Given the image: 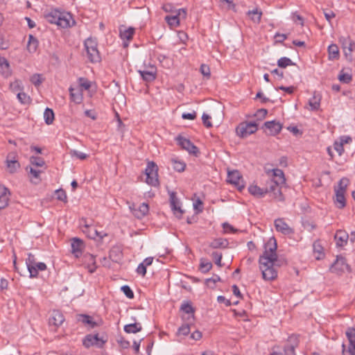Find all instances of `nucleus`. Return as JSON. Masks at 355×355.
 Masks as SVG:
<instances>
[{
    "label": "nucleus",
    "instance_id": "nucleus-1",
    "mask_svg": "<svg viewBox=\"0 0 355 355\" xmlns=\"http://www.w3.org/2000/svg\"><path fill=\"white\" fill-rule=\"evenodd\" d=\"M265 245V250L259 256V264L262 277L272 281L277 277V268L287 265L286 259L277 252L278 245Z\"/></svg>",
    "mask_w": 355,
    "mask_h": 355
},
{
    "label": "nucleus",
    "instance_id": "nucleus-58",
    "mask_svg": "<svg viewBox=\"0 0 355 355\" xmlns=\"http://www.w3.org/2000/svg\"><path fill=\"white\" fill-rule=\"evenodd\" d=\"M202 205H203V202L200 198L196 199L193 202V208L196 211V213H200L202 211V210H203Z\"/></svg>",
    "mask_w": 355,
    "mask_h": 355
},
{
    "label": "nucleus",
    "instance_id": "nucleus-26",
    "mask_svg": "<svg viewBox=\"0 0 355 355\" xmlns=\"http://www.w3.org/2000/svg\"><path fill=\"white\" fill-rule=\"evenodd\" d=\"M335 192H336V198H335L334 202H335L336 207L339 209L344 208L346 205L345 193H342L340 191H335Z\"/></svg>",
    "mask_w": 355,
    "mask_h": 355
},
{
    "label": "nucleus",
    "instance_id": "nucleus-51",
    "mask_svg": "<svg viewBox=\"0 0 355 355\" xmlns=\"http://www.w3.org/2000/svg\"><path fill=\"white\" fill-rule=\"evenodd\" d=\"M121 290L128 298L132 299L134 297V293L129 286L124 285L121 288Z\"/></svg>",
    "mask_w": 355,
    "mask_h": 355
},
{
    "label": "nucleus",
    "instance_id": "nucleus-49",
    "mask_svg": "<svg viewBox=\"0 0 355 355\" xmlns=\"http://www.w3.org/2000/svg\"><path fill=\"white\" fill-rule=\"evenodd\" d=\"M248 15H256V17H254V16L252 17V19L255 22L259 23L261 21L262 12H261V11L258 10V9H255V10H249L248 12Z\"/></svg>",
    "mask_w": 355,
    "mask_h": 355
},
{
    "label": "nucleus",
    "instance_id": "nucleus-21",
    "mask_svg": "<svg viewBox=\"0 0 355 355\" xmlns=\"http://www.w3.org/2000/svg\"><path fill=\"white\" fill-rule=\"evenodd\" d=\"M248 191L252 195L261 198L263 197L265 194L268 193L269 191V186L266 183V187L265 189H263L260 188L257 185H250L248 188Z\"/></svg>",
    "mask_w": 355,
    "mask_h": 355
},
{
    "label": "nucleus",
    "instance_id": "nucleus-48",
    "mask_svg": "<svg viewBox=\"0 0 355 355\" xmlns=\"http://www.w3.org/2000/svg\"><path fill=\"white\" fill-rule=\"evenodd\" d=\"M185 150H187L190 155H194L195 157H198L200 154L198 148L192 142L190 143L188 148H186Z\"/></svg>",
    "mask_w": 355,
    "mask_h": 355
},
{
    "label": "nucleus",
    "instance_id": "nucleus-2",
    "mask_svg": "<svg viewBox=\"0 0 355 355\" xmlns=\"http://www.w3.org/2000/svg\"><path fill=\"white\" fill-rule=\"evenodd\" d=\"M44 17L49 22L55 24L61 28H66L70 26L71 16L68 13L65 14L54 9L46 12Z\"/></svg>",
    "mask_w": 355,
    "mask_h": 355
},
{
    "label": "nucleus",
    "instance_id": "nucleus-37",
    "mask_svg": "<svg viewBox=\"0 0 355 355\" xmlns=\"http://www.w3.org/2000/svg\"><path fill=\"white\" fill-rule=\"evenodd\" d=\"M1 193L0 201L2 200V204L0 205V210L7 206L8 202V197L7 196V194H10V191L7 188L3 187Z\"/></svg>",
    "mask_w": 355,
    "mask_h": 355
},
{
    "label": "nucleus",
    "instance_id": "nucleus-20",
    "mask_svg": "<svg viewBox=\"0 0 355 355\" xmlns=\"http://www.w3.org/2000/svg\"><path fill=\"white\" fill-rule=\"evenodd\" d=\"M340 40L342 42L345 55L346 57H351L352 52L353 51V46L355 45L354 42L349 37H343Z\"/></svg>",
    "mask_w": 355,
    "mask_h": 355
},
{
    "label": "nucleus",
    "instance_id": "nucleus-11",
    "mask_svg": "<svg viewBox=\"0 0 355 355\" xmlns=\"http://www.w3.org/2000/svg\"><path fill=\"white\" fill-rule=\"evenodd\" d=\"M170 196V205L173 214L178 217L181 218L184 213L180 206V202L177 197V193L175 191L169 192Z\"/></svg>",
    "mask_w": 355,
    "mask_h": 355
},
{
    "label": "nucleus",
    "instance_id": "nucleus-62",
    "mask_svg": "<svg viewBox=\"0 0 355 355\" xmlns=\"http://www.w3.org/2000/svg\"><path fill=\"white\" fill-rule=\"evenodd\" d=\"M211 116L207 114H203L202 116V122L205 126L207 128L212 127V123L210 121Z\"/></svg>",
    "mask_w": 355,
    "mask_h": 355
},
{
    "label": "nucleus",
    "instance_id": "nucleus-40",
    "mask_svg": "<svg viewBox=\"0 0 355 355\" xmlns=\"http://www.w3.org/2000/svg\"><path fill=\"white\" fill-rule=\"evenodd\" d=\"M171 162L173 163V167L175 171L178 172H182L184 171L186 168V164L184 162L178 160L176 159H172Z\"/></svg>",
    "mask_w": 355,
    "mask_h": 355
},
{
    "label": "nucleus",
    "instance_id": "nucleus-12",
    "mask_svg": "<svg viewBox=\"0 0 355 355\" xmlns=\"http://www.w3.org/2000/svg\"><path fill=\"white\" fill-rule=\"evenodd\" d=\"M138 72L142 79L148 83L155 80L157 76V68L154 65H151L143 70H139Z\"/></svg>",
    "mask_w": 355,
    "mask_h": 355
},
{
    "label": "nucleus",
    "instance_id": "nucleus-30",
    "mask_svg": "<svg viewBox=\"0 0 355 355\" xmlns=\"http://www.w3.org/2000/svg\"><path fill=\"white\" fill-rule=\"evenodd\" d=\"M44 121L47 125H51L53 123L55 115L52 109L46 107L44 112Z\"/></svg>",
    "mask_w": 355,
    "mask_h": 355
},
{
    "label": "nucleus",
    "instance_id": "nucleus-44",
    "mask_svg": "<svg viewBox=\"0 0 355 355\" xmlns=\"http://www.w3.org/2000/svg\"><path fill=\"white\" fill-rule=\"evenodd\" d=\"M212 268V263L210 261H207L205 260L201 259L200 263V270L203 273H206L209 272Z\"/></svg>",
    "mask_w": 355,
    "mask_h": 355
},
{
    "label": "nucleus",
    "instance_id": "nucleus-19",
    "mask_svg": "<svg viewBox=\"0 0 355 355\" xmlns=\"http://www.w3.org/2000/svg\"><path fill=\"white\" fill-rule=\"evenodd\" d=\"M35 263H36V261H35V256L31 253H28V257L26 259V263L28 272L30 273L31 278H34V277H37V273L36 272V270L33 267V266L35 264Z\"/></svg>",
    "mask_w": 355,
    "mask_h": 355
},
{
    "label": "nucleus",
    "instance_id": "nucleus-16",
    "mask_svg": "<svg viewBox=\"0 0 355 355\" xmlns=\"http://www.w3.org/2000/svg\"><path fill=\"white\" fill-rule=\"evenodd\" d=\"M85 226L87 230H83V232H87L88 237L95 240L96 241H101L104 236H107V234H103L102 232H98L94 227H90L88 225H85Z\"/></svg>",
    "mask_w": 355,
    "mask_h": 355
},
{
    "label": "nucleus",
    "instance_id": "nucleus-23",
    "mask_svg": "<svg viewBox=\"0 0 355 355\" xmlns=\"http://www.w3.org/2000/svg\"><path fill=\"white\" fill-rule=\"evenodd\" d=\"M86 51L87 58L91 62L95 63L101 61L100 53L97 47L87 49Z\"/></svg>",
    "mask_w": 355,
    "mask_h": 355
},
{
    "label": "nucleus",
    "instance_id": "nucleus-61",
    "mask_svg": "<svg viewBox=\"0 0 355 355\" xmlns=\"http://www.w3.org/2000/svg\"><path fill=\"white\" fill-rule=\"evenodd\" d=\"M211 256L214 260L215 263L217 264L218 266H220L222 254L215 251L211 253Z\"/></svg>",
    "mask_w": 355,
    "mask_h": 355
},
{
    "label": "nucleus",
    "instance_id": "nucleus-42",
    "mask_svg": "<svg viewBox=\"0 0 355 355\" xmlns=\"http://www.w3.org/2000/svg\"><path fill=\"white\" fill-rule=\"evenodd\" d=\"M295 64L293 61L286 57H282L277 61V65L278 67L281 68H286L288 66L293 65Z\"/></svg>",
    "mask_w": 355,
    "mask_h": 355
},
{
    "label": "nucleus",
    "instance_id": "nucleus-10",
    "mask_svg": "<svg viewBox=\"0 0 355 355\" xmlns=\"http://www.w3.org/2000/svg\"><path fill=\"white\" fill-rule=\"evenodd\" d=\"M227 181L234 184L239 191L245 187L243 177L237 170L228 172Z\"/></svg>",
    "mask_w": 355,
    "mask_h": 355
},
{
    "label": "nucleus",
    "instance_id": "nucleus-33",
    "mask_svg": "<svg viewBox=\"0 0 355 355\" xmlns=\"http://www.w3.org/2000/svg\"><path fill=\"white\" fill-rule=\"evenodd\" d=\"M37 46H38L37 40L33 35H30L29 37H28V44H27L28 51L31 53H34L36 51Z\"/></svg>",
    "mask_w": 355,
    "mask_h": 355
},
{
    "label": "nucleus",
    "instance_id": "nucleus-15",
    "mask_svg": "<svg viewBox=\"0 0 355 355\" xmlns=\"http://www.w3.org/2000/svg\"><path fill=\"white\" fill-rule=\"evenodd\" d=\"M64 321L63 314L58 310H53L49 318V324L54 325L58 327L60 326Z\"/></svg>",
    "mask_w": 355,
    "mask_h": 355
},
{
    "label": "nucleus",
    "instance_id": "nucleus-56",
    "mask_svg": "<svg viewBox=\"0 0 355 355\" xmlns=\"http://www.w3.org/2000/svg\"><path fill=\"white\" fill-rule=\"evenodd\" d=\"M338 79L340 82L343 83H349L352 79V77L350 74L349 73H341L339 76H338Z\"/></svg>",
    "mask_w": 355,
    "mask_h": 355
},
{
    "label": "nucleus",
    "instance_id": "nucleus-43",
    "mask_svg": "<svg viewBox=\"0 0 355 355\" xmlns=\"http://www.w3.org/2000/svg\"><path fill=\"white\" fill-rule=\"evenodd\" d=\"M84 245H71V252L76 257L79 258L83 254Z\"/></svg>",
    "mask_w": 355,
    "mask_h": 355
},
{
    "label": "nucleus",
    "instance_id": "nucleus-8",
    "mask_svg": "<svg viewBox=\"0 0 355 355\" xmlns=\"http://www.w3.org/2000/svg\"><path fill=\"white\" fill-rule=\"evenodd\" d=\"M346 336L349 340V345L348 349L345 348V345H342V353L343 355H355V329L348 328L346 331Z\"/></svg>",
    "mask_w": 355,
    "mask_h": 355
},
{
    "label": "nucleus",
    "instance_id": "nucleus-41",
    "mask_svg": "<svg viewBox=\"0 0 355 355\" xmlns=\"http://www.w3.org/2000/svg\"><path fill=\"white\" fill-rule=\"evenodd\" d=\"M280 186L281 185H277V189H274L272 191H268V193H272V197L279 201H284V197L282 193Z\"/></svg>",
    "mask_w": 355,
    "mask_h": 355
},
{
    "label": "nucleus",
    "instance_id": "nucleus-28",
    "mask_svg": "<svg viewBox=\"0 0 355 355\" xmlns=\"http://www.w3.org/2000/svg\"><path fill=\"white\" fill-rule=\"evenodd\" d=\"M309 105L311 110H318L320 105V96L316 95V93L314 92L313 96L309 101Z\"/></svg>",
    "mask_w": 355,
    "mask_h": 355
},
{
    "label": "nucleus",
    "instance_id": "nucleus-31",
    "mask_svg": "<svg viewBox=\"0 0 355 355\" xmlns=\"http://www.w3.org/2000/svg\"><path fill=\"white\" fill-rule=\"evenodd\" d=\"M335 240L338 242L347 243L349 239V234L345 230H338L334 236Z\"/></svg>",
    "mask_w": 355,
    "mask_h": 355
},
{
    "label": "nucleus",
    "instance_id": "nucleus-52",
    "mask_svg": "<svg viewBox=\"0 0 355 355\" xmlns=\"http://www.w3.org/2000/svg\"><path fill=\"white\" fill-rule=\"evenodd\" d=\"M296 347L297 344L286 345L284 348V352L286 354V355H296L295 352Z\"/></svg>",
    "mask_w": 355,
    "mask_h": 355
},
{
    "label": "nucleus",
    "instance_id": "nucleus-34",
    "mask_svg": "<svg viewBox=\"0 0 355 355\" xmlns=\"http://www.w3.org/2000/svg\"><path fill=\"white\" fill-rule=\"evenodd\" d=\"M175 139L177 141L178 145L184 150L188 148L190 143L191 142L189 139L182 136L181 135H178Z\"/></svg>",
    "mask_w": 355,
    "mask_h": 355
},
{
    "label": "nucleus",
    "instance_id": "nucleus-17",
    "mask_svg": "<svg viewBox=\"0 0 355 355\" xmlns=\"http://www.w3.org/2000/svg\"><path fill=\"white\" fill-rule=\"evenodd\" d=\"M110 259L116 263H119L123 259V251L121 248V245H113V247L110 250Z\"/></svg>",
    "mask_w": 355,
    "mask_h": 355
},
{
    "label": "nucleus",
    "instance_id": "nucleus-35",
    "mask_svg": "<svg viewBox=\"0 0 355 355\" xmlns=\"http://www.w3.org/2000/svg\"><path fill=\"white\" fill-rule=\"evenodd\" d=\"M313 252L317 260L322 259L325 256L322 245H313Z\"/></svg>",
    "mask_w": 355,
    "mask_h": 355
},
{
    "label": "nucleus",
    "instance_id": "nucleus-36",
    "mask_svg": "<svg viewBox=\"0 0 355 355\" xmlns=\"http://www.w3.org/2000/svg\"><path fill=\"white\" fill-rule=\"evenodd\" d=\"M10 89L14 93L21 92L24 89L22 82L19 80H15L10 83Z\"/></svg>",
    "mask_w": 355,
    "mask_h": 355
},
{
    "label": "nucleus",
    "instance_id": "nucleus-50",
    "mask_svg": "<svg viewBox=\"0 0 355 355\" xmlns=\"http://www.w3.org/2000/svg\"><path fill=\"white\" fill-rule=\"evenodd\" d=\"M190 325L189 324H184L179 327L177 335L187 336L190 333Z\"/></svg>",
    "mask_w": 355,
    "mask_h": 355
},
{
    "label": "nucleus",
    "instance_id": "nucleus-39",
    "mask_svg": "<svg viewBox=\"0 0 355 355\" xmlns=\"http://www.w3.org/2000/svg\"><path fill=\"white\" fill-rule=\"evenodd\" d=\"M17 98L21 104L29 105L31 103V97L22 91L17 94Z\"/></svg>",
    "mask_w": 355,
    "mask_h": 355
},
{
    "label": "nucleus",
    "instance_id": "nucleus-55",
    "mask_svg": "<svg viewBox=\"0 0 355 355\" xmlns=\"http://www.w3.org/2000/svg\"><path fill=\"white\" fill-rule=\"evenodd\" d=\"M70 154L72 157H76L81 160L86 159L88 157V155L84 153L73 150L70 152Z\"/></svg>",
    "mask_w": 355,
    "mask_h": 355
},
{
    "label": "nucleus",
    "instance_id": "nucleus-45",
    "mask_svg": "<svg viewBox=\"0 0 355 355\" xmlns=\"http://www.w3.org/2000/svg\"><path fill=\"white\" fill-rule=\"evenodd\" d=\"M30 80L35 87H39L44 80L41 74L35 73L31 77Z\"/></svg>",
    "mask_w": 355,
    "mask_h": 355
},
{
    "label": "nucleus",
    "instance_id": "nucleus-4",
    "mask_svg": "<svg viewBox=\"0 0 355 355\" xmlns=\"http://www.w3.org/2000/svg\"><path fill=\"white\" fill-rule=\"evenodd\" d=\"M257 130L258 126L255 122L245 121L239 124L236 128V132L238 136L245 138L256 132Z\"/></svg>",
    "mask_w": 355,
    "mask_h": 355
},
{
    "label": "nucleus",
    "instance_id": "nucleus-18",
    "mask_svg": "<svg viewBox=\"0 0 355 355\" xmlns=\"http://www.w3.org/2000/svg\"><path fill=\"white\" fill-rule=\"evenodd\" d=\"M275 226L277 231L284 234H290L293 232L292 229L288 225L283 218H277L275 220Z\"/></svg>",
    "mask_w": 355,
    "mask_h": 355
},
{
    "label": "nucleus",
    "instance_id": "nucleus-47",
    "mask_svg": "<svg viewBox=\"0 0 355 355\" xmlns=\"http://www.w3.org/2000/svg\"><path fill=\"white\" fill-rule=\"evenodd\" d=\"M84 46H85V48L86 50L97 47V46H98L97 41L96 39H94L92 37H89L85 41Z\"/></svg>",
    "mask_w": 355,
    "mask_h": 355
},
{
    "label": "nucleus",
    "instance_id": "nucleus-25",
    "mask_svg": "<svg viewBox=\"0 0 355 355\" xmlns=\"http://www.w3.org/2000/svg\"><path fill=\"white\" fill-rule=\"evenodd\" d=\"M123 329L127 334H136L142 330V326L139 322H134L125 325Z\"/></svg>",
    "mask_w": 355,
    "mask_h": 355
},
{
    "label": "nucleus",
    "instance_id": "nucleus-27",
    "mask_svg": "<svg viewBox=\"0 0 355 355\" xmlns=\"http://www.w3.org/2000/svg\"><path fill=\"white\" fill-rule=\"evenodd\" d=\"M180 310L188 314V320L194 318V309L190 302H184L181 305Z\"/></svg>",
    "mask_w": 355,
    "mask_h": 355
},
{
    "label": "nucleus",
    "instance_id": "nucleus-60",
    "mask_svg": "<svg viewBox=\"0 0 355 355\" xmlns=\"http://www.w3.org/2000/svg\"><path fill=\"white\" fill-rule=\"evenodd\" d=\"M268 114V111L266 109L261 108L259 109L257 112L254 114V116H256L258 119L261 120L266 117Z\"/></svg>",
    "mask_w": 355,
    "mask_h": 355
},
{
    "label": "nucleus",
    "instance_id": "nucleus-13",
    "mask_svg": "<svg viewBox=\"0 0 355 355\" xmlns=\"http://www.w3.org/2000/svg\"><path fill=\"white\" fill-rule=\"evenodd\" d=\"M132 214L137 218H142L144 217L149 211L148 205L146 202L141 203L137 208L135 207V205L130 207Z\"/></svg>",
    "mask_w": 355,
    "mask_h": 355
},
{
    "label": "nucleus",
    "instance_id": "nucleus-14",
    "mask_svg": "<svg viewBox=\"0 0 355 355\" xmlns=\"http://www.w3.org/2000/svg\"><path fill=\"white\" fill-rule=\"evenodd\" d=\"M266 128L269 130V135H276L279 134L282 129V124L276 121H266L264 123L263 128Z\"/></svg>",
    "mask_w": 355,
    "mask_h": 355
},
{
    "label": "nucleus",
    "instance_id": "nucleus-9",
    "mask_svg": "<svg viewBox=\"0 0 355 355\" xmlns=\"http://www.w3.org/2000/svg\"><path fill=\"white\" fill-rule=\"evenodd\" d=\"M6 164L8 171L10 173H15L20 168L18 161V155L16 152H10L8 154L6 159Z\"/></svg>",
    "mask_w": 355,
    "mask_h": 355
},
{
    "label": "nucleus",
    "instance_id": "nucleus-29",
    "mask_svg": "<svg viewBox=\"0 0 355 355\" xmlns=\"http://www.w3.org/2000/svg\"><path fill=\"white\" fill-rule=\"evenodd\" d=\"M329 59L336 60L339 58V49L336 44H332L328 47Z\"/></svg>",
    "mask_w": 355,
    "mask_h": 355
},
{
    "label": "nucleus",
    "instance_id": "nucleus-64",
    "mask_svg": "<svg viewBox=\"0 0 355 355\" xmlns=\"http://www.w3.org/2000/svg\"><path fill=\"white\" fill-rule=\"evenodd\" d=\"M136 272L138 275L144 277L146 274V267L142 263H141L137 266Z\"/></svg>",
    "mask_w": 355,
    "mask_h": 355
},
{
    "label": "nucleus",
    "instance_id": "nucleus-32",
    "mask_svg": "<svg viewBox=\"0 0 355 355\" xmlns=\"http://www.w3.org/2000/svg\"><path fill=\"white\" fill-rule=\"evenodd\" d=\"M165 20L171 27H177L180 25V19L175 14L166 16Z\"/></svg>",
    "mask_w": 355,
    "mask_h": 355
},
{
    "label": "nucleus",
    "instance_id": "nucleus-46",
    "mask_svg": "<svg viewBox=\"0 0 355 355\" xmlns=\"http://www.w3.org/2000/svg\"><path fill=\"white\" fill-rule=\"evenodd\" d=\"M348 183V180L347 178H342L338 182V186L337 189H335V191H340L342 193H345L347 186Z\"/></svg>",
    "mask_w": 355,
    "mask_h": 355
},
{
    "label": "nucleus",
    "instance_id": "nucleus-38",
    "mask_svg": "<svg viewBox=\"0 0 355 355\" xmlns=\"http://www.w3.org/2000/svg\"><path fill=\"white\" fill-rule=\"evenodd\" d=\"M69 92H70V98L72 101L74 103L79 104L83 101V96L82 94L77 91L74 92V89L71 87L69 88Z\"/></svg>",
    "mask_w": 355,
    "mask_h": 355
},
{
    "label": "nucleus",
    "instance_id": "nucleus-59",
    "mask_svg": "<svg viewBox=\"0 0 355 355\" xmlns=\"http://www.w3.org/2000/svg\"><path fill=\"white\" fill-rule=\"evenodd\" d=\"M200 70L204 76L207 77V78H210V69L208 65L205 64H201Z\"/></svg>",
    "mask_w": 355,
    "mask_h": 355
},
{
    "label": "nucleus",
    "instance_id": "nucleus-24",
    "mask_svg": "<svg viewBox=\"0 0 355 355\" xmlns=\"http://www.w3.org/2000/svg\"><path fill=\"white\" fill-rule=\"evenodd\" d=\"M135 32V29L132 27H129L128 28H125L124 30L121 28L119 30V35L123 40H126L130 41L132 39Z\"/></svg>",
    "mask_w": 355,
    "mask_h": 355
},
{
    "label": "nucleus",
    "instance_id": "nucleus-6",
    "mask_svg": "<svg viewBox=\"0 0 355 355\" xmlns=\"http://www.w3.org/2000/svg\"><path fill=\"white\" fill-rule=\"evenodd\" d=\"M107 339L103 337L99 338L98 334H87L83 339V345L85 348H89L92 346H96L98 348H103Z\"/></svg>",
    "mask_w": 355,
    "mask_h": 355
},
{
    "label": "nucleus",
    "instance_id": "nucleus-5",
    "mask_svg": "<svg viewBox=\"0 0 355 355\" xmlns=\"http://www.w3.org/2000/svg\"><path fill=\"white\" fill-rule=\"evenodd\" d=\"M157 166L153 162H149L147 164L145 173L146 175L147 184L156 187L159 185Z\"/></svg>",
    "mask_w": 355,
    "mask_h": 355
},
{
    "label": "nucleus",
    "instance_id": "nucleus-53",
    "mask_svg": "<svg viewBox=\"0 0 355 355\" xmlns=\"http://www.w3.org/2000/svg\"><path fill=\"white\" fill-rule=\"evenodd\" d=\"M55 196H56V198L60 201H62V202H65L67 201V194H66V192L62 189H58L55 191Z\"/></svg>",
    "mask_w": 355,
    "mask_h": 355
},
{
    "label": "nucleus",
    "instance_id": "nucleus-3",
    "mask_svg": "<svg viewBox=\"0 0 355 355\" xmlns=\"http://www.w3.org/2000/svg\"><path fill=\"white\" fill-rule=\"evenodd\" d=\"M329 271L331 273L340 276L346 271L351 272L352 269L347 263L346 259L343 257L338 255L336 260L331 265Z\"/></svg>",
    "mask_w": 355,
    "mask_h": 355
},
{
    "label": "nucleus",
    "instance_id": "nucleus-7",
    "mask_svg": "<svg viewBox=\"0 0 355 355\" xmlns=\"http://www.w3.org/2000/svg\"><path fill=\"white\" fill-rule=\"evenodd\" d=\"M272 178L267 182L269 191L277 189V185H282L286 182V178L282 170L276 168L272 171Z\"/></svg>",
    "mask_w": 355,
    "mask_h": 355
},
{
    "label": "nucleus",
    "instance_id": "nucleus-57",
    "mask_svg": "<svg viewBox=\"0 0 355 355\" xmlns=\"http://www.w3.org/2000/svg\"><path fill=\"white\" fill-rule=\"evenodd\" d=\"M0 73L5 77H8L11 75V71L10 69V64L8 62L7 67L4 66V64L0 66Z\"/></svg>",
    "mask_w": 355,
    "mask_h": 355
},
{
    "label": "nucleus",
    "instance_id": "nucleus-22",
    "mask_svg": "<svg viewBox=\"0 0 355 355\" xmlns=\"http://www.w3.org/2000/svg\"><path fill=\"white\" fill-rule=\"evenodd\" d=\"M78 322H81L84 324L89 325L90 329H93L98 326V323L93 320L92 318L87 314H80L77 315Z\"/></svg>",
    "mask_w": 355,
    "mask_h": 355
},
{
    "label": "nucleus",
    "instance_id": "nucleus-54",
    "mask_svg": "<svg viewBox=\"0 0 355 355\" xmlns=\"http://www.w3.org/2000/svg\"><path fill=\"white\" fill-rule=\"evenodd\" d=\"M31 162L33 165L36 166H42L45 164L44 159L42 157L34 156L31 157Z\"/></svg>",
    "mask_w": 355,
    "mask_h": 355
},
{
    "label": "nucleus",
    "instance_id": "nucleus-63",
    "mask_svg": "<svg viewBox=\"0 0 355 355\" xmlns=\"http://www.w3.org/2000/svg\"><path fill=\"white\" fill-rule=\"evenodd\" d=\"M78 81L80 87L84 88L85 89L87 90L90 88V83L87 79L84 78H80L78 79Z\"/></svg>",
    "mask_w": 355,
    "mask_h": 355
}]
</instances>
